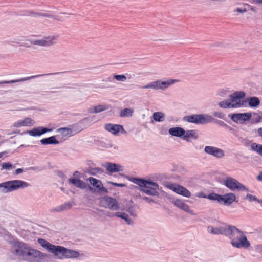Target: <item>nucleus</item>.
I'll use <instances>...</instances> for the list:
<instances>
[{"label":"nucleus","instance_id":"f257e3e1","mask_svg":"<svg viewBox=\"0 0 262 262\" xmlns=\"http://www.w3.org/2000/svg\"><path fill=\"white\" fill-rule=\"evenodd\" d=\"M208 231L213 234H223L228 236L231 240L232 246L236 248H248L250 246V242L243 232L235 226L228 225L224 223L217 227L211 226L208 227Z\"/></svg>","mask_w":262,"mask_h":262},{"label":"nucleus","instance_id":"f03ea898","mask_svg":"<svg viewBox=\"0 0 262 262\" xmlns=\"http://www.w3.org/2000/svg\"><path fill=\"white\" fill-rule=\"evenodd\" d=\"M11 253L22 260L29 262H39L44 257L40 251L33 249L22 242L14 241L11 249Z\"/></svg>","mask_w":262,"mask_h":262},{"label":"nucleus","instance_id":"7ed1b4c3","mask_svg":"<svg viewBox=\"0 0 262 262\" xmlns=\"http://www.w3.org/2000/svg\"><path fill=\"white\" fill-rule=\"evenodd\" d=\"M132 182L138 185L141 187V190L147 194L150 195L158 194L157 189L159 186L156 183L138 178H134Z\"/></svg>","mask_w":262,"mask_h":262},{"label":"nucleus","instance_id":"20e7f679","mask_svg":"<svg viewBox=\"0 0 262 262\" xmlns=\"http://www.w3.org/2000/svg\"><path fill=\"white\" fill-rule=\"evenodd\" d=\"M30 184L25 181L18 180H12L0 184V188H3V192H10L20 188L28 187Z\"/></svg>","mask_w":262,"mask_h":262},{"label":"nucleus","instance_id":"39448f33","mask_svg":"<svg viewBox=\"0 0 262 262\" xmlns=\"http://www.w3.org/2000/svg\"><path fill=\"white\" fill-rule=\"evenodd\" d=\"M184 120L187 122L194 123L195 124H204L208 122H212L213 118L208 115H193L184 117Z\"/></svg>","mask_w":262,"mask_h":262},{"label":"nucleus","instance_id":"423d86ee","mask_svg":"<svg viewBox=\"0 0 262 262\" xmlns=\"http://www.w3.org/2000/svg\"><path fill=\"white\" fill-rule=\"evenodd\" d=\"M58 36H46L41 39H29L31 44L39 46H50L56 43Z\"/></svg>","mask_w":262,"mask_h":262},{"label":"nucleus","instance_id":"0eeeda50","mask_svg":"<svg viewBox=\"0 0 262 262\" xmlns=\"http://www.w3.org/2000/svg\"><path fill=\"white\" fill-rule=\"evenodd\" d=\"M100 203L101 206L113 210H118L120 207L117 201L112 197L105 196L101 198Z\"/></svg>","mask_w":262,"mask_h":262},{"label":"nucleus","instance_id":"6e6552de","mask_svg":"<svg viewBox=\"0 0 262 262\" xmlns=\"http://www.w3.org/2000/svg\"><path fill=\"white\" fill-rule=\"evenodd\" d=\"M59 254H61L62 256L67 258H77L79 255L77 251L67 249L61 246H57L54 255L57 256Z\"/></svg>","mask_w":262,"mask_h":262},{"label":"nucleus","instance_id":"1a4fd4ad","mask_svg":"<svg viewBox=\"0 0 262 262\" xmlns=\"http://www.w3.org/2000/svg\"><path fill=\"white\" fill-rule=\"evenodd\" d=\"M225 186L231 190L237 189L248 191V189L237 180L231 177L227 178L224 181Z\"/></svg>","mask_w":262,"mask_h":262},{"label":"nucleus","instance_id":"9d476101","mask_svg":"<svg viewBox=\"0 0 262 262\" xmlns=\"http://www.w3.org/2000/svg\"><path fill=\"white\" fill-rule=\"evenodd\" d=\"M167 188L177 194L184 196L189 198L191 196L190 192L184 187L174 183H169L167 185Z\"/></svg>","mask_w":262,"mask_h":262},{"label":"nucleus","instance_id":"9b49d317","mask_svg":"<svg viewBox=\"0 0 262 262\" xmlns=\"http://www.w3.org/2000/svg\"><path fill=\"white\" fill-rule=\"evenodd\" d=\"M245 93L243 92H236L230 96L229 99L231 102L232 108L239 107L244 105L241 102V99L245 97Z\"/></svg>","mask_w":262,"mask_h":262},{"label":"nucleus","instance_id":"f8f14e48","mask_svg":"<svg viewBox=\"0 0 262 262\" xmlns=\"http://www.w3.org/2000/svg\"><path fill=\"white\" fill-rule=\"evenodd\" d=\"M204 151L216 158H222L225 156L224 151L222 149L214 146H206L204 148Z\"/></svg>","mask_w":262,"mask_h":262},{"label":"nucleus","instance_id":"ddd939ff","mask_svg":"<svg viewBox=\"0 0 262 262\" xmlns=\"http://www.w3.org/2000/svg\"><path fill=\"white\" fill-rule=\"evenodd\" d=\"M88 181L91 184L95 187V190L98 193L104 192L105 193H108V190L105 188L102 183V182L97 180L93 177H90L88 178Z\"/></svg>","mask_w":262,"mask_h":262},{"label":"nucleus","instance_id":"4468645a","mask_svg":"<svg viewBox=\"0 0 262 262\" xmlns=\"http://www.w3.org/2000/svg\"><path fill=\"white\" fill-rule=\"evenodd\" d=\"M104 128L107 132L114 135H117L119 133H125L126 132L121 125L107 123L104 126Z\"/></svg>","mask_w":262,"mask_h":262},{"label":"nucleus","instance_id":"2eb2a0df","mask_svg":"<svg viewBox=\"0 0 262 262\" xmlns=\"http://www.w3.org/2000/svg\"><path fill=\"white\" fill-rule=\"evenodd\" d=\"M251 117V114L250 113L233 114L232 115L231 119L235 122L245 121L248 120Z\"/></svg>","mask_w":262,"mask_h":262},{"label":"nucleus","instance_id":"dca6fc26","mask_svg":"<svg viewBox=\"0 0 262 262\" xmlns=\"http://www.w3.org/2000/svg\"><path fill=\"white\" fill-rule=\"evenodd\" d=\"M51 130L52 129H48L47 128L40 126L34 128L32 130H28L27 133L29 135L31 136L36 137L40 136L41 135L47 132H51Z\"/></svg>","mask_w":262,"mask_h":262},{"label":"nucleus","instance_id":"f3484780","mask_svg":"<svg viewBox=\"0 0 262 262\" xmlns=\"http://www.w3.org/2000/svg\"><path fill=\"white\" fill-rule=\"evenodd\" d=\"M34 124V121L31 118L27 117L24 120H19L14 124L15 127H20L22 126H32Z\"/></svg>","mask_w":262,"mask_h":262},{"label":"nucleus","instance_id":"a211bd4d","mask_svg":"<svg viewBox=\"0 0 262 262\" xmlns=\"http://www.w3.org/2000/svg\"><path fill=\"white\" fill-rule=\"evenodd\" d=\"M38 242L42 247L54 254L57 246L52 245L45 239L42 238H39L38 239Z\"/></svg>","mask_w":262,"mask_h":262},{"label":"nucleus","instance_id":"6ab92c4d","mask_svg":"<svg viewBox=\"0 0 262 262\" xmlns=\"http://www.w3.org/2000/svg\"><path fill=\"white\" fill-rule=\"evenodd\" d=\"M104 166L110 173L119 172L122 170V166L120 165L115 163H106Z\"/></svg>","mask_w":262,"mask_h":262},{"label":"nucleus","instance_id":"aec40b11","mask_svg":"<svg viewBox=\"0 0 262 262\" xmlns=\"http://www.w3.org/2000/svg\"><path fill=\"white\" fill-rule=\"evenodd\" d=\"M221 203L223 202L225 205H230L235 201L236 196L234 194L229 193L221 195Z\"/></svg>","mask_w":262,"mask_h":262},{"label":"nucleus","instance_id":"412c9836","mask_svg":"<svg viewBox=\"0 0 262 262\" xmlns=\"http://www.w3.org/2000/svg\"><path fill=\"white\" fill-rule=\"evenodd\" d=\"M174 204L177 207L185 211V212L193 214V211L190 209L189 206L186 204L183 201L181 200H176L174 202Z\"/></svg>","mask_w":262,"mask_h":262},{"label":"nucleus","instance_id":"4be33fe9","mask_svg":"<svg viewBox=\"0 0 262 262\" xmlns=\"http://www.w3.org/2000/svg\"><path fill=\"white\" fill-rule=\"evenodd\" d=\"M43 75H34V76H30V77H27L21 78L20 79H16V80H9V81H7V80L1 81H0V84H10V83H16V82H22V81L28 80H29L30 79H32V78H34L35 77H39V76H43Z\"/></svg>","mask_w":262,"mask_h":262},{"label":"nucleus","instance_id":"5701e85b","mask_svg":"<svg viewBox=\"0 0 262 262\" xmlns=\"http://www.w3.org/2000/svg\"><path fill=\"white\" fill-rule=\"evenodd\" d=\"M169 133L173 136L182 137L185 133V130L181 127H172L169 129Z\"/></svg>","mask_w":262,"mask_h":262},{"label":"nucleus","instance_id":"b1692460","mask_svg":"<svg viewBox=\"0 0 262 262\" xmlns=\"http://www.w3.org/2000/svg\"><path fill=\"white\" fill-rule=\"evenodd\" d=\"M73 203L70 202H66L64 204L61 205L52 210V212H61L64 210L70 209L73 206Z\"/></svg>","mask_w":262,"mask_h":262},{"label":"nucleus","instance_id":"393cba45","mask_svg":"<svg viewBox=\"0 0 262 262\" xmlns=\"http://www.w3.org/2000/svg\"><path fill=\"white\" fill-rule=\"evenodd\" d=\"M69 182L78 188L84 189L86 187V184L79 179L71 178L69 179Z\"/></svg>","mask_w":262,"mask_h":262},{"label":"nucleus","instance_id":"a878e982","mask_svg":"<svg viewBox=\"0 0 262 262\" xmlns=\"http://www.w3.org/2000/svg\"><path fill=\"white\" fill-rule=\"evenodd\" d=\"M140 89H152L155 90H160V80H157L155 81H153L149 83L148 84L139 86Z\"/></svg>","mask_w":262,"mask_h":262},{"label":"nucleus","instance_id":"bb28decb","mask_svg":"<svg viewBox=\"0 0 262 262\" xmlns=\"http://www.w3.org/2000/svg\"><path fill=\"white\" fill-rule=\"evenodd\" d=\"M179 80L177 79H169L167 81H161L160 80V90H165L168 88L170 85L178 82Z\"/></svg>","mask_w":262,"mask_h":262},{"label":"nucleus","instance_id":"cd10ccee","mask_svg":"<svg viewBox=\"0 0 262 262\" xmlns=\"http://www.w3.org/2000/svg\"><path fill=\"white\" fill-rule=\"evenodd\" d=\"M40 143L43 145L57 144L59 141L56 139L55 136H51L49 138H43L40 140Z\"/></svg>","mask_w":262,"mask_h":262},{"label":"nucleus","instance_id":"c85d7f7f","mask_svg":"<svg viewBox=\"0 0 262 262\" xmlns=\"http://www.w3.org/2000/svg\"><path fill=\"white\" fill-rule=\"evenodd\" d=\"M198 136L194 130H188L183 135V139L186 141H189L190 138L197 139Z\"/></svg>","mask_w":262,"mask_h":262},{"label":"nucleus","instance_id":"c756f323","mask_svg":"<svg viewBox=\"0 0 262 262\" xmlns=\"http://www.w3.org/2000/svg\"><path fill=\"white\" fill-rule=\"evenodd\" d=\"M134 113V110L130 108H125L121 110L120 116L121 117H131Z\"/></svg>","mask_w":262,"mask_h":262},{"label":"nucleus","instance_id":"7c9ffc66","mask_svg":"<svg viewBox=\"0 0 262 262\" xmlns=\"http://www.w3.org/2000/svg\"><path fill=\"white\" fill-rule=\"evenodd\" d=\"M250 147L252 150L255 151L262 157V145L253 143L251 145Z\"/></svg>","mask_w":262,"mask_h":262},{"label":"nucleus","instance_id":"2f4dec72","mask_svg":"<svg viewBox=\"0 0 262 262\" xmlns=\"http://www.w3.org/2000/svg\"><path fill=\"white\" fill-rule=\"evenodd\" d=\"M249 105L250 107H256L260 104V101L257 97H250L248 99Z\"/></svg>","mask_w":262,"mask_h":262},{"label":"nucleus","instance_id":"473e14b6","mask_svg":"<svg viewBox=\"0 0 262 262\" xmlns=\"http://www.w3.org/2000/svg\"><path fill=\"white\" fill-rule=\"evenodd\" d=\"M115 215L117 217L124 219L128 224H130L132 222V221L129 219L128 215L125 213L117 212L115 213Z\"/></svg>","mask_w":262,"mask_h":262},{"label":"nucleus","instance_id":"72a5a7b5","mask_svg":"<svg viewBox=\"0 0 262 262\" xmlns=\"http://www.w3.org/2000/svg\"><path fill=\"white\" fill-rule=\"evenodd\" d=\"M57 131L60 133L63 136H72V130L68 127H63L59 128Z\"/></svg>","mask_w":262,"mask_h":262},{"label":"nucleus","instance_id":"f704fd0d","mask_svg":"<svg viewBox=\"0 0 262 262\" xmlns=\"http://www.w3.org/2000/svg\"><path fill=\"white\" fill-rule=\"evenodd\" d=\"M153 118L156 121L162 122L164 119V115L162 112H155L153 114Z\"/></svg>","mask_w":262,"mask_h":262},{"label":"nucleus","instance_id":"c9c22d12","mask_svg":"<svg viewBox=\"0 0 262 262\" xmlns=\"http://www.w3.org/2000/svg\"><path fill=\"white\" fill-rule=\"evenodd\" d=\"M207 198L211 200L216 201L219 203H221L222 200L221 195L216 194L215 193H211L208 195Z\"/></svg>","mask_w":262,"mask_h":262},{"label":"nucleus","instance_id":"e433bc0d","mask_svg":"<svg viewBox=\"0 0 262 262\" xmlns=\"http://www.w3.org/2000/svg\"><path fill=\"white\" fill-rule=\"evenodd\" d=\"M219 105L220 107L223 108H232V105L231 104V102L229 99L220 102L219 103Z\"/></svg>","mask_w":262,"mask_h":262},{"label":"nucleus","instance_id":"4c0bfd02","mask_svg":"<svg viewBox=\"0 0 262 262\" xmlns=\"http://www.w3.org/2000/svg\"><path fill=\"white\" fill-rule=\"evenodd\" d=\"M103 172L102 169L99 167L93 168L91 167L89 169V173L92 175H96L97 174H101Z\"/></svg>","mask_w":262,"mask_h":262},{"label":"nucleus","instance_id":"58836bf2","mask_svg":"<svg viewBox=\"0 0 262 262\" xmlns=\"http://www.w3.org/2000/svg\"><path fill=\"white\" fill-rule=\"evenodd\" d=\"M107 109L105 105H99L94 107V112L95 113H99Z\"/></svg>","mask_w":262,"mask_h":262},{"label":"nucleus","instance_id":"ea45409f","mask_svg":"<svg viewBox=\"0 0 262 262\" xmlns=\"http://www.w3.org/2000/svg\"><path fill=\"white\" fill-rule=\"evenodd\" d=\"M246 199H248L250 202L257 201V202L261 204V200H258L255 196H254L250 194H247L246 195Z\"/></svg>","mask_w":262,"mask_h":262},{"label":"nucleus","instance_id":"a19ab883","mask_svg":"<svg viewBox=\"0 0 262 262\" xmlns=\"http://www.w3.org/2000/svg\"><path fill=\"white\" fill-rule=\"evenodd\" d=\"M114 78L120 81H125L126 80V77L124 75H114Z\"/></svg>","mask_w":262,"mask_h":262},{"label":"nucleus","instance_id":"79ce46f5","mask_svg":"<svg viewBox=\"0 0 262 262\" xmlns=\"http://www.w3.org/2000/svg\"><path fill=\"white\" fill-rule=\"evenodd\" d=\"M12 168V165L9 163H4L2 164V169H10Z\"/></svg>","mask_w":262,"mask_h":262},{"label":"nucleus","instance_id":"37998d69","mask_svg":"<svg viewBox=\"0 0 262 262\" xmlns=\"http://www.w3.org/2000/svg\"><path fill=\"white\" fill-rule=\"evenodd\" d=\"M108 183L112 185L113 186L117 187H123L125 186V184H124L117 183L113 182H108Z\"/></svg>","mask_w":262,"mask_h":262},{"label":"nucleus","instance_id":"c03bdc74","mask_svg":"<svg viewBox=\"0 0 262 262\" xmlns=\"http://www.w3.org/2000/svg\"><path fill=\"white\" fill-rule=\"evenodd\" d=\"M213 116L220 118H223L224 117V115L222 113L218 112H214L213 113Z\"/></svg>","mask_w":262,"mask_h":262},{"label":"nucleus","instance_id":"a18cd8bd","mask_svg":"<svg viewBox=\"0 0 262 262\" xmlns=\"http://www.w3.org/2000/svg\"><path fill=\"white\" fill-rule=\"evenodd\" d=\"M235 11L238 12V13H244L246 11V9H242V8H236V9L235 10Z\"/></svg>","mask_w":262,"mask_h":262},{"label":"nucleus","instance_id":"49530a36","mask_svg":"<svg viewBox=\"0 0 262 262\" xmlns=\"http://www.w3.org/2000/svg\"><path fill=\"white\" fill-rule=\"evenodd\" d=\"M143 200L148 203H150L151 202L153 201L151 198L147 197V196L143 198Z\"/></svg>","mask_w":262,"mask_h":262},{"label":"nucleus","instance_id":"de8ad7c7","mask_svg":"<svg viewBox=\"0 0 262 262\" xmlns=\"http://www.w3.org/2000/svg\"><path fill=\"white\" fill-rule=\"evenodd\" d=\"M23 172V169L21 168H18L15 171V174H18Z\"/></svg>","mask_w":262,"mask_h":262},{"label":"nucleus","instance_id":"09e8293b","mask_svg":"<svg viewBox=\"0 0 262 262\" xmlns=\"http://www.w3.org/2000/svg\"><path fill=\"white\" fill-rule=\"evenodd\" d=\"M253 3L258 4H262V0H252Z\"/></svg>","mask_w":262,"mask_h":262},{"label":"nucleus","instance_id":"8fccbe9b","mask_svg":"<svg viewBox=\"0 0 262 262\" xmlns=\"http://www.w3.org/2000/svg\"><path fill=\"white\" fill-rule=\"evenodd\" d=\"M258 179L262 180V172L258 176Z\"/></svg>","mask_w":262,"mask_h":262},{"label":"nucleus","instance_id":"3c124183","mask_svg":"<svg viewBox=\"0 0 262 262\" xmlns=\"http://www.w3.org/2000/svg\"><path fill=\"white\" fill-rule=\"evenodd\" d=\"M5 154V152H0V158H2L4 155Z\"/></svg>","mask_w":262,"mask_h":262},{"label":"nucleus","instance_id":"603ef678","mask_svg":"<svg viewBox=\"0 0 262 262\" xmlns=\"http://www.w3.org/2000/svg\"><path fill=\"white\" fill-rule=\"evenodd\" d=\"M107 216H108L110 217H112V216H116V215H115V214H111V213H110V214H108Z\"/></svg>","mask_w":262,"mask_h":262},{"label":"nucleus","instance_id":"864d4df0","mask_svg":"<svg viewBox=\"0 0 262 262\" xmlns=\"http://www.w3.org/2000/svg\"><path fill=\"white\" fill-rule=\"evenodd\" d=\"M76 173H78V172L75 171L74 173V175L75 176Z\"/></svg>","mask_w":262,"mask_h":262}]
</instances>
